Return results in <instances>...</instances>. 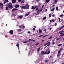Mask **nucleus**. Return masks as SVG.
I'll use <instances>...</instances> for the list:
<instances>
[{"mask_svg":"<svg viewBox=\"0 0 64 64\" xmlns=\"http://www.w3.org/2000/svg\"><path fill=\"white\" fill-rule=\"evenodd\" d=\"M39 32H40V33H42V30H39Z\"/></svg>","mask_w":64,"mask_h":64,"instance_id":"15","label":"nucleus"},{"mask_svg":"<svg viewBox=\"0 0 64 64\" xmlns=\"http://www.w3.org/2000/svg\"><path fill=\"white\" fill-rule=\"evenodd\" d=\"M46 17L45 16L44 17L43 20H45V19H46Z\"/></svg>","mask_w":64,"mask_h":64,"instance_id":"29","label":"nucleus"},{"mask_svg":"<svg viewBox=\"0 0 64 64\" xmlns=\"http://www.w3.org/2000/svg\"><path fill=\"white\" fill-rule=\"evenodd\" d=\"M53 37L52 36H50V38H49L48 39H51Z\"/></svg>","mask_w":64,"mask_h":64,"instance_id":"24","label":"nucleus"},{"mask_svg":"<svg viewBox=\"0 0 64 64\" xmlns=\"http://www.w3.org/2000/svg\"><path fill=\"white\" fill-rule=\"evenodd\" d=\"M56 10L57 11H58V10H59V9H58V7H56Z\"/></svg>","mask_w":64,"mask_h":64,"instance_id":"17","label":"nucleus"},{"mask_svg":"<svg viewBox=\"0 0 64 64\" xmlns=\"http://www.w3.org/2000/svg\"><path fill=\"white\" fill-rule=\"evenodd\" d=\"M54 20H52V22H54Z\"/></svg>","mask_w":64,"mask_h":64,"instance_id":"36","label":"nucleus"},{"mask_svg":"<svg viewBox=\"0 0 64 64\" xmlns=\"http://www.w3.org/2000/svg\"><path fill=\"white\" fill-rule=\"evenodd\" d=\"M28 42V41H24L23 42V43H27Z\"/></svg>","mask_w":64,"mask_h":64,"instance_id":"25","label":"nucleus"},{"mask_svg":"<svg viewBox=\"0 0 64 64\" xmlns=\"http://www.w3.org/2000/svg\"><path fill=\"white\" fill-rule=\"evenodd\" d=\"M62 29V27L60 28H58L56 30V32H58V31H59V30H61Z\"/></svg>","mask_w":64,"mask_h":64,"instance_id":"6","label":"nucleus"},{"mask_svg":"<svg viewBox=\"0 0 64 64\" xmlns=\"http://www.w3.org/2000/svg\"><path fill=\"white\" fill-rule=\"evenodd\" d=\"M47 43V44H49L50 45V44H51V42H48Z\"/></svg>","mask_w":64,"mask_h":64,"instance_id":"30","label":"nucleus"},{"mask_svg":"<svg viewBox=\"0 0 64 64\" xmlns=\"http://www.w3.org/2000/svg\"><path fill=\"white\" fill-rule=\"evenodd\" d=\"M6 2H9V1H8V0H6Z\"/></svg>","mask_w":64,"mask_h":64,"instance_id":"39","label":"nucleus"},{"mask_svg":"<svg viewBox=\"0 0 64 64\" xmlns=\"http://www.w3.org/2000/svg\"><path fill=\"white\" fill-rule=\"evenodd\" d=\"M8 6L9 8L11 9L13 8V6L12 5V3L11 2L9 3L8 5Z\"/></svg>","mask_w":64,"mask_h":64,"instance_id":"1","label":"nucleus"},{"mask_svg":"<svg viewBox=\"0 0 64 64\" xmlns=\"http://www.w3.org/2000/svg\"><path fill=\"white\" fill-rule=\"evenodd\" d=\"M60 20H61V19L59 18V22H60Z\"/></svg>","mask_w":64,"mask_h":64,"instance_id":"46","label":"nucleus"},{"mask_svg":"<svg viewBox=\"0 0 64 64\" xmlns=\"http://www.w3.org/2000/svg\"><path fill=\"white\" fill-rule=\"evenodd\" d=\"M50 22H52V20H50Z\"/></svg>","mask_w":64,"mask_h":64,"instance_id":"52","label":"nucleus"},{"mask_svg":"<svg viewBox=\"0 0 64 64\" xmlns=\"http://www.w3.org/2000/svg\"><path fill=\"white\" fill-rule=\"evenodd\" d=\"M42 11V8L40 9V12H41Z\"/></svg>","mask_w":64,"mask_h":64,"instance_id":"57","label":"nucleus"},{"mask_svg":"<svg viewBox=\"0 0 64 64\" xmlns=\"http://www.w3.org/2000/svg\"><path fill=\"white\" fill-rule=\"evenodd\" d=\"M33 30H34V31H35V28H33Z\"/></svg>","mask_w":64,"mask_h":64,"instance_id":"45","label":"nucleus"},{"mask_svg":"<svg viewBox=\"0 0 64 64\" xmlns=\"http://www.w3.org/2000/svg\"><path fill=\"white\" fill-rule=\"evenodd\" d=\"M54 9H55V8H53L51 10V11H54Z\"/></svg>","mask_w":64,"mask_h":64,"instance_id":"22","label":"nucleus"},{"mask_svg":"<svg viewBox=\"0 0 64 64\" xmlns=\"http://www.w3.org/2000/svg\"><path fill=\"white\" fill-rule=\"evenodd\" d=\"M4 6L3 4H2L1 2L0 3V8L3 9V8Z\"/></svg>","mask_w":64,"mask_h":64,"instance_id":"2","label":"nucleus"},{"mask_svg":"<svg viewBox=\"0 0 64 64\" xmlns=\"http://www.w3.org/2000/svg\"><path fill=\"white\" fill-rule=\"evenodd\" d=\"M63 34V33H62V32H60V34Z\"/></svg>","mask_w":64,"mask_h":64,"instance_id":"53","label":"nucleus"},{"mask_svg":"<svg viewBox=\"0 0 64 64\" xmlns=\"http://www.w3.org/2000/svg\"><path fill=\"white\" fill-rule=\"evenodd\" d=\"M50 2V0H46V3H48V2Z\"/></svg>","mask_w":64,"mask_h":64,"instance_id":"16","label":"nucleus"},{"mask_svg":"<svg viewBox=\"0 0 64 64\" xmlns=\"http://www.w3.org/2000/svg\"><path fill=\"white\" fill-rule=\"evenodd\" d=\"M19 45H20V44H16V46H17V47H18V49L19 50Z\"/></svg>","mask_w":64,"mask_h":64,"instance_id":"11","label":"nucleus"},{"mask_svg":"<svg viewBox=\"0 0 64 64\" xmlns=\"http://www.w3.org/2000/svg\"><path fill=\"white\" fill-rule=\"evenodd\" d=\"M50 51H48V52L47 54H46L47 55H48V54H50Z\"/></svg>","mask_w":64,"mask_h":64,"instance_id":"21","label":"nucleus"},{"mask_svg":"<svg viewBox=\"0 0 64 64\" xmlns=\"http://www.w3.org/2000/svg\"><path fill=\"white\" fill-rule=\"evenodd\" d=\"M60 16L61 17V18H63V15L62 14H61Z\"/></svg>","mask_w":64,"mask_h":64,"instance_id":"18","label":"nucleus"},{"mask_svg":"<svg viewBox=\"0 0 64 64\" xmlns=\"http://www.w3.org/2000/svg\"><path fill=\"white\" fill-rule=\"evenodd\" d=\"M6 10H8V6L6 7Z\"/></svg>","mask_w":64,"mask_h":64,"instance_id":"20","label":"nucleus"},{"mask_svg":"<svg viewBox=\"0 0 64 64\" xmlns=\"http://www.w3.org/2000/svg\"><path fill=\"white\" fill-rule=\"evenodd\" d=\"M38 8H36V10H38Z\"/></svg>","mask_w":64,"mask_h":64,"instance_id":"61","label":"nucleus"},{"mask_svg":"<svg viewBox=\"0 0 64 64\" xmlns=\"http://www.w3.org/2000/svg\"><path fill=\"white\" fill-rule=\"evenodd\" d=\"M21 2L22 3H24V0H22Z\"/></svg>","mask_w":64,"mask_h":64,"instance_id":"34","label":"nucleus"},{"mask_svg":"<svg viewBox=\"0 0 64 64\" xmlns=\"http://www.w3.org/2000/svg\"><path fill=\"white\" fill-rule=\"evenodd\" d=\"M22 34V32H21V33H18V34Z\"/></svg>","mask_w":64,"mask_h":64,"instance_id":"56","label":"nucleus"},{"mask_svg":"<svg viewBox=\"0 0 64 64\" xmlns=\"http://www.w3.org/2000/svg\"><path fill=\"white\" fill-rule=\"evenodd\" d=\"M10 33L11 34H13V31L12 30H11L10 31Z\"/></svg>","mask_w":64,"mask_h":64,"instance_id":"10","label":"nucleus"},{"mask_svg":"<svg viewBox=\"0 0 64 64\" xmlns=\"http://www.w3.org/2000/svg\"><path fill=\"white\" fill-rule=\"evenodd\" d=\"M43 7H44V5L42 6V8H43Z\"/></svg>","mask_w":64,"mask_h":64,"instance_id":"55","label":"nucleus"},{"mask_svg":"<svg viewBox=\"0 0 64 64\" xmlns=\"http://www.w3.org/2000/svg\"><path fill=\"white\" fill-rule=\"evenodd\" d=\"M44 61H45L46 62V63H47V60H44Z\"/></svg>","mask_w":64,"mask_h":64,"instance_id":"48","label":"nucleus"},{"mask_svg":"<svg viewBox=\"0 0 64 64\" xmlns=\"http://www.w3.org/2000/svg\"><path fill=\"white\" fill-rule=\"evenodd\" d=\"M61 45H62V44H60L59 45H58V46H61Z\"/></svg>","mask_w":64,"mask_h":64,"instance_id":"32","label":"nucleus"},{"mask_svg":"<svg viewBox=\"0 0 64 64\" xmlns=\"http://www.w3.org/2000/svg\"><path fill=\"white\" fill-rule=\"evenodd\" d=\"M12 15L13 16H16V14H12Z\"/></svg>","mask_w":64,"mask_h":64,"instance_id":"27","label":"nucleus"},{"mask_svg":"<svg viewBox=\"0 0 64 64\" xmlns=\"http://www.w3.org/2000/svg\"><path fill=\"white\" fill-rule=\"evenodd\" d=\"M40 48H38V51H39V50H40Z\"/></svg>","mask_w":64,"mask_h":64,"instance_id":"40","label":"nucleus"},{"mask_svg":"<svg viewBox=\"0 0 64 64\" xmlns=\"http://www.w3.org/2000/svg\"><path fill=\"white\" fill-rule=\"evenodd\" d=\"M30 14V12H28L26 14H25L24 16H28L29 15V14Z\"/></svg>","mask_w":64,"mask_h":64,"instance_id":"5","label":"nucleus"},{"mask_svg":"<svg viewBox=\"0 0 64 64\" xmlns=\"http://www.w3.org/2000/svg\"><path fill=\"white\" fill-rule=\"evenodd\" d=\"M63 27H64V26H62L61 27V28H63Z\"/></svg>","mask_w":64,"mask_h":64,"instance_id":"59","label":"nucleus"},{"mask_svg":"<svg viewBox=\"0 0 64 64\" xmlns=\"http://www.w3.org/2000/svg\"><path fill=\"white\" fill-rule=\"evenodd\" d=\"M21 8L22 9H26V7L25 6H22L21 7Z\"/></svg>","mask_w":64,"mask_h":64,"instance_id":"13","label":"nucleus"},{"mask_svg":"<svg viewBox=\"0 0 64 64\" xmlns=\"http://www.w3.org/2000/svg\"><path fill=\"white\" fill-rule=\"evenodd\" d=\"M15 8H18V7H19V5L18 4L16 5L15 6Z\"/></svg>","mask_w":64,"mask_h":64,"instance_id":"12","label":"nucleus"},{"mask_svg":"<svg viewBox=\"0 0 64 64\" xmlns=\"http://www.w3.org/2000/svg\"><path fill=\"white\" fill-rule=\"evenodd\" d=\"M57 1H58V0H56L55 1V2H57Z\"/></svg>","mask_w":64,"mask_h":64,"instance_id":"44","label":"nucleus"},{"mask_svg":"<svg viewBox=\"0 0 64 64\" xmlns=\"http://www.w3.org/2000/svg\"><path fill=\"white\" fill-rule=\"evenodd\" d=\"M47 43H46V44H44V46H46V45H47Z\"/></svg>","mask_w":64,"mask_h":64,"instance_id":"41","label":"nucleus"},{"mask_svg":"<svg viewBox=\"0 0 64 64\" xmlns=\"http://www.w3.org/2000/svg\"><path fill=\"white\" fill-rule=\"evenodd\" d=\"M46 47H47V46H46L44 48V49H45Z\"/></svg>","mask_w":64,"mask_h":64,"instance_id":"62","label":"nucleus"},{"mask_svg":"<svg viewBox=\"0 0 64 64\" xmlns=\"http://www.w3.org/2000/svg\"><path fill=\"white\" fill-rule=\"evenodd\" d=\"M60 53H61V51L60 50H59L58 52V56H57L58 57L59 56H60V55H59V54H60Z\"/></svg>","mask_w":64,"mask_h":64,"instance_id":"3","label":"nucleus"},{"mask_svg":"<svg viewBox=\"0 0 64 64\" xmlns=\"http://www.w3.org/2000/svg\"><path fill=\"white\" fill-rule=\"evenodd\" d=\"M52 17H54V16H55V14H53L52 15Z\"/></svg>","mask_w":64,"mask_h":64,"instance_id":"37","label":"nucleus"},{"mask_svg":"<svg viewBox=\"0 0 64 64\" xmlns=\"http://www.w3.org/2000/svg\"><path fill=\"white\" fill-rule=\"evenodd\" d=\"M63 50V48H62L60 50V51H61V50Z\"/></svg>","mask_w":64,"mask_h":64,"instance_id":"43","label":"nucleus"},{"mask_svg":"<svg viewBox=\"0 0 64 64\" xmlns=\"http://www.w3.org/2000/svg\"><path fill=\"white\" fill-rule=\"evenodd\" d=\"M18 31H21V30L20 29H19L18 30H17Z\"/></svg>","mask_w":64,"mask_h":64,"instance_id":"23","label":"nucleus"},{"mask_svg":"<svg viewBox=\"0 0 64 64\" xmlns=\"http://www.w3.org/2000/svg\"><path fill=\"white\" fill-rule=\"evenodd\" d=\"M36 8H37V6H32V9H33V10L35 9H36Z\"/></svg>","mask_w":64,"mask_h":64,"instance_id":"8","label":"nucleus"},{"mask_svg":"<svg viewBox=\"0 0 64 64\" xmlns=\"http://www.w3.org/2000/svg\"><path fill=\"white\" fill-rule=\"evenodd\" d=\"M37 13H39V11H37Z\"/></svg>","mask_w":64,"mask_h":64,"instance_id":"49","label":"nucleus"},{"mask_svg":"<svg viewBox=\"0 0 64 64\" xmlns=\"http://www.w3.org/2000/svg\"><path fill=\"white\" fill-rule=\"evenodd\" d=\"M32 41L33 42H34V41H35V40H32Z\"/></svg>","mask_w":64,"mask_h":64,"instance_id":"63","label":"nucleus"},{"mask_svg":"<svg viewBox=\"0 0 64 64\" xmlns=\"http://www.w3.org/2000/svg\"><path fill=\"white\" fill-rule=\"evenodd\" d=\"M22 18H23V16H22V15L19 16H18V19H21Z\"/></svg>","mask_w":64,"mask_h":64,"instance_id":"7","label":"nucleus"},{"mask_svg":"<svg viewBox=\"0 0 64 64\" xmlns=\"http://www.w3.org/2000/svg\"><path fill=\"white\" fill-rule=\"evenodd\" d=\"M34 28H36V26H34Z\"/></svg>","mask_w":64,"mask_h":64,"instance_id":"64","label":"nucleus"},{"mask_svg":"<svg viewBox=\"0 0 64 64\" xmlns=\"http://www.w3.org/2000/svg\"><path fill=\"white\" fill-rule=\"evenodd\" d=\"M23 27L24 28H22V29H24V28H25V26H23Z\"/></svg>","mask_w":64,"mask_h":64,"instance_id":"38","label":"nucleus"},{"mask_svg":"<svg viewBox=\"0 0 64 64\" xmlns=\"http://www.w3.org/2000/svg\"><path fill=\"white\" fill-rule=\"evenodd\" d=\"M41 53H42V54H44V51H42L41 52Z\"/></svg>","mask_w":64,"mask_h":64,"instance_id":"28","label":"nucleus"},{"mask_svg":"<svg viewBox=\"0 0 64 64\" xmlns=\"http://www.w3.org/2000/svg\"><path fill=\"white\" fill-rule=\"evenodd\" d=\"M56 25H57V24L56 23H55V26H56Z\"/></svg>","mask_w":64,"mask_h":64,"instance_id":"58","label":"nucleus"},{"mask_svg":"<svg viewBox=\"0 0 64 64\" xmlns=\"http://www.w3.org/2000/svg\"><path fill=\"white\" fill-rule=\"evenodd\" d=\"M45 11H46V12L47 11V9H46L45 10Z\"/></svg>","mask_w":64,"mask_h":64,"instance_id":"60","label":"nucleus"},{"mask_svg":"<svg viewBox=\"0 0 64 64\" xmlns=\"http://www.w3.org/2000/svg\"><path fill=\"white\" fill-rule=\"evenodd\" d=\"M47 53V52L46 51L44 52V55H46V54Z\"/></svg>","mask_w":64,"mask_h":64,"instance_id":"19","label":"nucleus"},{"mask_svg":"<svg viewBox=\"0 0 64 64\" xmlns=\"http://www.w3.org/2000/svg\"><path fill=\"white\" fill-rule=\"evenodd\" d=\"M6 1H4V4H5L6 3Z\"/></svg>","mask_w":64,"mask_h":64,"instance_id":"26","label":"nucleus"},{"mask_svg":"<svg viewBox=\"0 0 64 64\" xmlns=\"http://www.w3.org/2000/svg\"><path fill=\"white\" fill-rule=\"evenodd\" d=\"M60 36H61V37H62L63 36V35L62 34H61L60 35Z\"/></svg>","mask_w":64,"mask_h":64,"instance_id":"51","label":"nucleus"},{"mask_svg":"<svg viewBox=\"0 0 64 64\" xmlns=\"http://www.w3.org/2000/svg\"><path fill=\"white\" fill-rule=\"evenodd\" d=\"M51 16V14H49V16L50 17Z\"/></svg>","mask_w":64,"mask_h":64,"instance_id":"35","label":"nucleus"},{"mask_svg":"<svg viewBox=\"0 0 64 64\" xmlns=\"http://www.w3.org/2000/svg\"><path fill=\"white\" fill-rule=\"evenodd\" d=\"M38 44H39V43H37L36 44V46H37V45H38Z\"/></svg>","mask_w":64,"mask_h":64,"instance_id":"33","label":"nucleus"},{"mask_svg":"<svg viewBox=\"0 0 64 64\" xmlns=\"http://www.w3.org/2000/svg\"><path fill=\"white\" fill-rule=\"evenodd\" d=\"M30 40H31V39H29L28 40V41H29V42H30Z\"/></svg>","mask_w":64,"mask_h":64,"instance_id":"54","label":"nucleus"},{"mask_svg":"<svg viewBox=\"0 0 64 64\" xmlns=\"http://www.w3.org/2000/svg\"><path fill=\"white\" fill-rule=\"evenodd\" d=\"M43 36V35H40L39 36V37H42Z\"/></svg>","mask_w":64,"mask_h":64,"instance_id":"31","label":"nucleus"},{"mask_svg":"<svg viewBox=\"0 0 64 64\" xmlns=\"http://www.w3.org/2000/svg\"><path fill=\"white\" fill-rule=\"evenodd\" d=\"M16 2V0H12V3H15Z\"/></svg>","mask_w":64,"mask_h":64,"instance_id":"14","label":"nucleus"},{"mask_svg":"<svg viewBox=\"0 0 64 64\" xmlns=\"http://www.w3.org/2000/svg\"><path fill=\"white\" fill-rule=\"evenodd\" d=\"M44 31L45 32H46V29H44Z\"/></svg>","mask_w":64,"mask_h":64,"instance_id":"50","label":"nucleus"},{"mask_svg":"<svg viewBox=\"0 0 64 64\" xmlns=\"http://www.w3.org/2000/svg\"><path fill=\"white\" fill-rule=\"evenodd\" d=\"M47 46H50V44H49L47 45Z\"/></svg>","mask_w":64,"mask_h":64,"instance_id":"47","label":"nucleus"},{"mask_svg":"<svg viewBox=\"0 0 64 64\" xmlns=\"http://www.w3.org/2000/svg\"><path fill=\"white\" fill-rule=\"evenodd\" d=\"M18 1L19 2H20L21 1V0H18Z\"/></svg>","mask_w":64,"mask_h":64,"instance_id":"42","label":"nucleus"},{"mask_svg":"<svg viewBox=\"0 0 64 64\" xmlns=\"http://www.w3.org/2000/svg\"><path fill=\"white\" fill-rule=\"evenodd\" d=\"M18 10V9L17 8H13L12 10V12H13L14 11V12H15V11H16V10Z\"/></svg>","mask_w":64,"mask_h":64,"instance_id":"9","label":"nucleus"},{"mask_svg":"<svg viewBox=\"0 0 64 64\" xmlns=\"http://www.w3.org/2000/svg\"><path fill=\"white\" fill-rule=\"evenodd\" d=\"M25 7H26V9H28L29 8V5L28 4H26Z\"/></svg>","mask_w":64,"mask_h":64,"instance_id":"4","label":"nucleus"}]
</instances>
